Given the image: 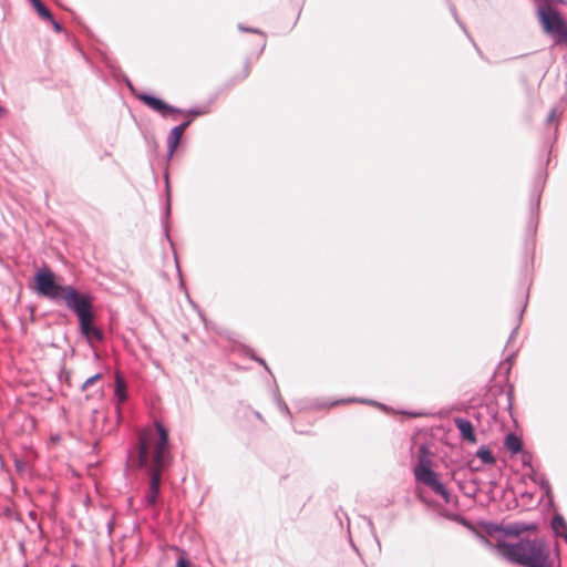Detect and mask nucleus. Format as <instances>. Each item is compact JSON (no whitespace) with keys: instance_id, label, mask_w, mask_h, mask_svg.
I'll list each match as a JSON object with an SVG mask.
<instances>
[{"instance_id":"1","label":"nucleus","mask_w":567,"mask_h":567,"mask_svg":"<svg viewBox=\"0 0 567 567\" xmlns=\"http://www.w3.org/2000/svg\"><path fill=\"white\" fill-rule=\"evenodd\" d=\"M34 280L39 296L53 302H63L76 315L80 332L89 342L103 340L102 330L93 324V300L89 293L80 292L71 285L59 284L55 274L48 267L37 271Z\"/></svg>"},{"instance_id":"2","label":"nucleus","mask_w":567,"mask_h":567,"mask_svg":"<svg viewBox=\"0 0 567 567\" xmlns=\"http://www.w3.org/2000/svg\"><path fill=\"white\" fill-rule=\"evenodd\" d=\"M169 460L168 431L158 421L154 426L143 429L138 435V465L150 474L148 489L144 496L147 507L156 504L162 477V470Z\"/></svg>"},{"instance_id":"3","label":"nucleus","mask_w":567,"mask_h":567,"mask_svg":"<svg viewBox=\"0 0 567 567\" xmlns=\"http://www.w3.org/2000/svg\"><path fill=\"white\" fill-rule=\"evenodd\" d=\"M485 543L512 564L524 567H553L549 549L543 539L522 538L515 544L499 542L495 546L487 539Z\"/></svg>"},{"instance_id":"4","label":"nucleus","mask_w":567,"mask_h":567,"mask_svg":"<svg viewBox=\"0 0 567 567\" xmlns=\"http://www.w3.org/2000/svg\"><path fill=\"white\" fill-rule=\"evenodd\" d=\"M413 474L417 482L426 485L435 494L442 496L445 503H450V493L437 478V474L431 468V458L424 446L420 450L417 463L413 467Z\"/></svg>"},{"instance_id":"5","label":"nucleus","mask_w":567,"mask_h":567,"mask_svg":"<svg viewBox=\"0 0 567 567\" xmlns=\"http://www.w3.org/2000/svg\"><path fill=\"white\" fill-rule=\"evenodd\" d=\"M538 18L544 31L551 35L555 43H567V25L559 12L550 6L538 8Z\"/></svg>"},{"instance_id":"6","label":"nucleus","mask_w":567,"mask_h":567,"mask_svg":"<svg viewBox=\"0 0 567 567\" xmlns=\"http://www.w3.org/2000/svg\"><path fill=\"white\" fill-rule=\"evenodd\" d=\"M137 99L142 101L145 105H147L150 109L161 114L162 116H167L168 114L175 113H183L182 110L168 105L163 100L145 93L138 94Z\"/></svg>"},{"instance_id":"7","label":"nucleus","mask_w":567,"mask_h":567,"mask_svg":"<svg viewBox=\"0 0 567 567\" xmlns=\"http://www.w3.org/2000/svg\"><path fill=\"white\" fill-rule=\"evenodd\" d=\"M190 121H186L175 127L172 128V131L168 134L167 137V146H168V157H172L173 154L176 151V147L184 134V131L189 125Z\"/></svg>"},{"instance_id":"8","label":"nucleus","mask_w":567,"mask_h":567,"mask_svg":"<svg viewBox=\"0 0 567 567\" xmlns=\"http://www.w3.org/2000/svg\"><path fill=\"white\" fill-rule=\"evenodd\" d=\"M455 425L457 427V430L460 431V434L462 436V439L468 441V442H475L476 441V436H475V431H474V427H473V424L466 420V419H462V417H457L455 419Z\"/></svg>"},{"instance_id":"9","label":"nucleus","mask_w":567,"mask_h":567,"mask_svg":"<svg viewBox=\"0 0 567 567\" xmlns=\"http://www.w3.org/2000/svg\"><path fill=\"white\" fill-rule=\"evenodd\" d=\"M504 446L512 454H517L523 449L522 441L515 433H509L505 436Z\"/></svg>"},{"instance_id":"10","label":"nucleus","mask_w":567,"mask_h":567,"mask_svg":"<svg viewBox=\"0 0 567 567\" xmlns=\"http://www.w3.org/2000/svg\"><path fill=\"white\" fill-rule=\"evenodd\" d=\"M114 398L117 404H121L126 400V384L118 374L116 375L115 379Z\"/></svg>"},{"instance_id":"11","label":"nucleus","mask_w":567,"mask_h":567,"mask_svg":"<svg viewBox=\"0 0 567 567\" xmlns=\"http://www.w3.org/2000/svg\"><path fill=\"white\" fill-rule=\"evenodd\" d=\"M535 528V525L512 524L505 528V534L511 536H519L522 533Z\"/></svg>"},{"instance_id":"12","label":"nucleus","mask_w":567,"mask_h":567,"mask_svg":"<svg viewBox=\"0 0 567 567\" xmlns=\"http://www.w3.org/2000/svg\"><path fill=\"white\" fill-rule=\"evenodd\" d=\"M551 527L556 535L560 536L567 532V523L561 515H555L551 520Z\"/></svg>"},{"instance_id":"13","label":"nucleus","mask_w":567,"mask_h":567,"mask_svg":"<svg viewBox=\"0 0 567 567\" xmlns=\"http://www.w3.org/2000/svg\"><path fill=\"white\" fill-rule=\"evenodd\" d=\"M33 7L37 11V13L47 21H53V16L50 12V10L40 1V0H32Z\"/></svg>"},{"instance_id":"14","label":"nucleus","mask_w":567,"mask_h":567,"mask_svg":"<svg viewBox=\"0 0 567 567\" xmlns=\"http://www.w3.org/2000/svg\"><path fill=\"white\" fill-rule=\"evenodd\" d=\"M476 455L485 464L491 465L495 463V457L492 451L485 446L480 447Z\"/></svg>"},{"instance_id":"15","label":"nucleus","mask_w":567,"mask_h":567,"mask_svg":"<svg viewBox=\"0 0 567 567\" xmlns=\"http://www.w3.org/2000/svg\"><path fill=\"white\" fill-rule=\"evenodd\" d=\"M102 378L101 373H96L90 378H87L83 384L81 385V390L85 391L89 386L93 385L96 381H99Z\"/></svg>"},{"instance_id":"16","label":"nucleus","mask_w":567,"mask_h":567,"mask_svg":"<svg viewBox=\"0 0 567 567\" xmlns=\"http://www.w3.org/2000/svg\"><path fill=\"white\" fill-rule=\"evenodd\" d=\"M176 567H189V563L185 557H181L176 563Z\"/></svg>"},{"instance_id":"17","label":"nucleus","mask_w":567,"mask_h":567,"mask_svg":"<svg viewBox=\"0 0 567 567\" xmlns=\"http://www.w3.org/2000/svg\"><path fill=\"white\" fill-rule=\"evenodd\" d=\"M522 462H523L524 466L532 467V465H530V455L529 454L524 453Z\"/></svg>"},{"instance_id":"18","label":"nucleus","mask_w":567,"mask_h":567,"mask_svg":"<svg viewBox=\"0 0 567 567\" xmlns=\"http://www.w3.org/2000/svg\"><path fill=\"white\" fill-rule=\"evenodd\" d=\"M555 120H556V110H555V109H553V110L549 112L548 116H547V121H548V123H550V122H553V121H555Z\"/></svg>"},{"instance_id":"19","label":"nucleus","mask_w":567,"mask_h":567,"mask_svg":"<svg viewBox=\"0 0 567 567\" xmlns=\"http://www.w3.org/2000/svg\"><path fill=\"white\" fill-rule=\"evenodd\" d=\"M53 25V28L56 30V31H61V25L59 24V22H56L54 19L53 21H50Z\"/></svg>"},{"instance_id":"20","label":"nucleus","mask_w":567,"mask_h":567,"mask_svg":"<svg viewBox=\"0 0 567 567\" xmlns=\"http://www.w3.org/2000/svg\"><path fill=\"white\" fill-rule=\"evenodd\" d=\"M188 113L192 114V115H195V116L202 114V112L197 111V110H190V111H188Z\"/></svg>"},{"instance_id":"21","label":"nucleus","mask_w":567,"mask_h":567,"mask_svg":"<svg viewBox=\"0 0 567 567\" xmlns=\"http://www.w3.org/2000/svg\"><path fill=\"white\" fill-rule=\"evenodd\" d=\"M560 536H561V537H564V539H565V540H566V543H567V532H566V533H564V534H561Z\"/></svg>"},{"instance_id":"22","label":"nucleus","mask_w":567,"mask_h":567,"mask_svg":"<svg viewBox=\"0 0 567 567\" xmlns=\"http://www.w3.org/2000/svg\"><path fill=\"white\" fill-rule=\"evenodd\" d=\"M540 483H542V485H544V486L548 487V483H545V482H543V481H542Z\"/></svg>"},{"instance_id":"23","label":"nucleus","mask_w":567,"mask_h":567,"mask_svg":"<svg viewBox=\"0 0 567 567\" xmlns=\"http://www.w3.org/2000/svg\"><path fill=\"white\" fill-rule=\"evenodd\" d=\"M3 109L0 106V113H2Z\"/></svg>"}]
</instances>
